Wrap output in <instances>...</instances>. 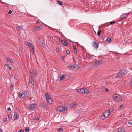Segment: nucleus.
<instances>
[{"label": "nucleus", "mask_w": 132, "mask_h": 132, "mask_svg": "<svg viewBox=\"0 0 132 132\" xmlns=\"http://www.w3.org/2000/svg\"><path fill=\"white\" fill-rule=\"evenodd\" d=\"M25 44L28 47L30 51L32 52L33 54H34V46L30 42L26 41L25 42Z\"/></svg>", "instance_id": "nucleus-1"}, {"label": "nucleus", "mask_w": 132, "mask_h": 132, "mask_svg": "<svg viewBox=\"0 0 132 132\" xmlns=\"http://www.w3.org/2000/svg\"><path fill=\"white\" fill-rule=\"evenodd\" d=\"M29 92H27L24 91L21 93L18 94L19 97L20 98H23L27 97L29 95Z\"/></svg>", "instance_id": "nucleus-2"}, {"label": "nucleus", "mask_w": 132, "mask_h": 132, "mask_svg": "<svg viewBox=\"0 0 132 132\" xmlns=\"http://www.w3.org/2000/svg\"><path fill=\"white\" fill-rule=\"evenodd\" d=\"M126 70L122 69L117 74L116 77L117 78H119L123 76L126 73Z\"/></svg>", "instance_id": "nucleus-3"}, {"label": "nucleus", "mask_w": 132, "mask_h": 132, "mask_svg": "<svg viewBox=\"0 0 132 132\" xmlns=\"http://www.w3.org/2000/svg\"><path fill=\"white\" fill-rule=\"evenodd\" d=\"M102 63V61L100 60V61L98 60H95L92 63V65L94 67H96L98 65L101 64Z\"/></svg>", "instance_id": "nucleus-4"}, {"label": "nucleus", "mask_w": 132, "mask_h": 132, "mask_svg": "<svg viewBox=\"0 0 132 132\" xmlns=\"http://www.w3.org/2000/svg\"><path fill=\"white\" fill-rule=\"evenodd\" d=\"M113 99L115 101L117 102H121L122 100L121 97L120 96H117L116 94H114L113 96Z\"/></svg>", "instance_id": "nucleus-5"}, {"label": "nucleus", "mask_w": 132, "mask_h": 132, "mask_svg": "<svg viewBox=\"0 0 132 132\" xmlns=\"http://www.w3.org/2000/svg\"><path fill=\"white\" fill-rule=\"evenodd\" d=\"M45 97L47 102L50 104H51L52 103V101L51 98V96L48 93L45 94Z\"/></svg>", "instance_id": "nucleus-6"}, {"label": "nucleus", "mask_w": 132, "mask_h": 132, "mask_svg": "<svg viewBox=\"0 0 132 132\" xmlns=\"http://www.w3.org/2000/svg\"><path fill=\"white\" fill-rule=\"evenodd\" d=\"M67 67L70 69H74L75 70H77L79 69V67L78 65H73L68 66Z\"/></svg>", "instance_id": "nucleus-7"}, {"label": "nucleus", "mask_w": 132, "mask_h": 132, "mask_svg": "<svg viewBox=\"0 0 132 132\" xmlns=\"http://www.w3.org/2000/svg\"><path fill=\"white\" fill-rule=\"evenodd\" d=\"M42 28L40 25L36 26L33 28V30L34 31L37 32L41 30Z\"/></svg>", "instance_id": "nucleus-8"}, {"label": "nucleus", "mask_w": 132, "mask_h": 132, "mask_svg": "<svg viewBox=\"0 0 132 132\" xmlns=\"http://www.w3.org/2000/svg\"><path fill=\"white\" fill-rule=\"evenodd\" d=\"M99 43H97L95 41H93L92 43V45L95 48L97 49L99 47Z\"/></svg>", "instance_id": "nucleus-9"}, {"label": "nucleus", "mask_w": 132, "mask_h": 132, "mask_svg": "<svg viewBox=\"0 0 132 132\" xmlns=\"http://www.w3.org/2000/svg\"><path fill=\"white\" fill-rule=\"evenodd\" d=\"M37 107V105L35 104H32L28 106V109L33 110L35 109Z\"/></svg>", "instance_id": "nucleus-10"}, {"label": "nucleus", "mask_w": 132, "mask_h": 132, "mask_svg": "<svg viewBox=\"0 0 132 132\" xmlns=\"http://www.w3.org/2000/svg\"><path fill=\"white\" fill-rule=\"evenodd\" d=\"M29 84L31 85V87H34V82L33 79L31 76L29 79Z\"/></svg>", "instance_id": "nucleus-11"}, {"label": "nucleus", "mask_w": 132, "mask_h": 132, "mask_svg": "<svg viewBox=\"0 0 132 132\" xmlns=\"http://www.w3.org/2000/svg\"><path fill=\"white\" fill-rule=\"evenodd\" d=\"M127 13H124L122 14L120 18L121 20H123L126 18L128 16Z\"/></svg>", "instance_id": "nucleus-12"}, {"label": "nucleus", "mask_w": 132, "mask_h": 132, "mask_svg": "<svg viewBox=\"0 0 132 132\" xmlns=\"http://www.w3.org/2000/svg\"><path fill=\"white\" fill-rule=\"evenodd\" d=\"M76 91L80 93H84V89L81 88L78 89L76 90Z\"/></svg>", "instance_id": "nucleus-13"}, {"label": "nucleus", "mask_w": 132, "mask_h": 132, "mask_svg": "<svg viewBox=\"0 0 132 132\" xmlns=\"http://www.w3.org/2000/svg\"><path fill=\"white\" fill-rule=\"evenodd\" d=\"M103 114H104V116H105L106 117H107L110 114V112H109V111H108L107 110L104 112Z\"/></svg>", "instance_id": "nucleus-14"}, {"label": "nucleus", "mask_w": 132, "mask_h": 132, "mask_svg": "<svg viewBox=\"0 0 132 132\" xmlns=\"http://www.w3.org/2000/svg\"><path fill=\"white\" fill-rule=\"evenodd\" d=\"M39 43L40 45L42 46L43 47H44L45 46V44L43 40L39 41Z\"/></svg>", "instance_id": "nucleus-15"}, {"label": "nucleus", "mask_w": 132, "mask_h": 132, "mask_svg": "<svg viewBox=\"0 0 132 132\" xmlns=\"http://www.w3.org/2000/svg\"><path fill=\"white\" fill-rule=\"evenodd\" d=\"M67 109V107L65 106H62L60 109V111L63 112L66 110Z\"/></svg>", "instance_id": "nucleus-16"}, {"label": "nucleus", "mask_w": 132, "mask_h": 132, "mask_svg": "<svg viewBox=\"0 0 132 132\" xmlns=\"http://www.w3.org/2000/svg\"><path fill=\"white\" fill-rule=\"evenodd\" d=\"M60 42L64 45L66 46H67L68 45L67 42L66 40H60Z\"/></svg>", "instance_id": "nucleus-17"}, {"label": "nucleus", "mask_w": 132, "mask_h": 132, "mask_svg": "<svg viewBox=\"0 0 132 132\" xmlns=\"http://www.w3.org/2000/svg\"><path fill=\"white\" fill-rule=\"evenodd\" d=\"M16 29L17 30L20 31L22 30L23 28L21 26H17L16 27Z\"/></svg>", "instance_id": "nucleus-18"}, {"label": "nucleus", "mask_w": 132, "mask_h": 132, "mask_svg": "<svg viewBox=\"0 0 132 132\" xmlns=\"http://www.w3.org/2000/svg\"><path fill=\"white\" fill-rule=\"evenodd\" d=\"M112 40L111 38H108L105 41V42L108 44H109L111 42Z\"/></svg>", "instance_id": "nucleus-19"}, {"label": "nucleus", "mask_w": 132, "mask_h": 132, "mask_svg": "<svg viewBox=\"0 0 132 132\" xmlns=\"http://www.w3.org/2000/svg\"><path fill=\"white\" fill-rule=\"evenodd\" d=\"M84 93H86V94H88L90 92L89 90L87 88H85L84 89Z\"/></svg>", "instance_id": "nucleus-20"}, {"label": "nucleus", "mask_w": 132, "mask_h": 132, "mask_svg": "<svg viewBox=\"0 0 132 132\" xmlns=\"http://www.w3.org/2000/svg\"><path fill=\"white\" fill-rule=\"evenodd\" d=\"M14 120H16L19 117V116L18 115V113L16 112H15L14 114Z\"/></svg>", "instance_id": "nucleus-21"}, {"label": "nucleus", "mask_w": 132, "mask_h": 132, "mask_svg": "<svg viewBox=\"0 0 132 132\" xmlns=\"http://www.w3.org/2000/svg\"><path fill=\"white\" fill-rule=\"evenodd\" d=\"M33 73H34V75L36 77H37V70L35 69H34L33 70Z\"/></svg>", "instance_id": "nucleus-22"}, {"label": "nucleus", "mask_w": 132, "mask_h": 132, "mask_svg": "<svg viewBox=\"0 0 132 132\" xmlns=\"http://www.w3.org/2000/svg\"><path fill=\"white\" fill-rule=\"evenodd\" d=\"M117 132H124V131L122 130V128H118Z\"/></svg>", "instance_id": "nucleus-23"}, {"label": "nucleus", "mask_w": 132, "mask_h": 132, "mask_svg": "<svg viewBox=\"0 0 132 132\" xmlns=\"http://www.w3.org/2000/svg\"><path fill=\"white\" fill-rule=\"evenodd\" d=\"M65 76L64 75H62L60 77V79L61 81L65 77Z\"/></svg>", "instance_id": "nucleus-24"}, {"label": "nucleus", "mask_w": 132, "mask_h": 132, "mask_svg": "<svg viewBox=\"0 0 132 132\" xmlns=\"http://www.w3.org/2000/svg\"><path fill=\"white\" fill-rule=\"evenodd\" d=\"M104 114H103V115H101L100 117V118L101 119H104L106 117L105 116H104Z\"/></svg>", "instance_id": "nucleus-25"}, {"label": "nucleus", "mask_w": 132, "mask_h": 132, "mask_svg": "<svg viewBox=\"0 0 132 132\" xmlns=\"http://www.w3.org/2000/svg\"><path fill=\"white\" fill-rule=\"evenodd\" d=\"M73 48L75 50L74 51V52L75 53H77V51L76 46L74 45H73Z\"/></svg>", "instance_id": "nucleus-26"}, {"label": "nucleus", "mask_w": 132, "mask_h": 132, "mask_svg": "<svg viewBox=\"0 0 132 132\" xmlns=\"http://www.w3.org/2000/svg\"><path fill=\"white\" fill-rule=\"evenodd\" d=\"M7 60L8 62L10 63H12V59H10L9 57H7Z\"/></svg>", "instance_id": "nucleus-27"}, {"label": "nucleus", "mask_w": 132, "mask_h": 132, "mask_svg": "<svg viewBox=\"0 0 132 132\" xmlns=\"http://www.w3.org/2000/svg\"><path fill=\"white\" fill-rule=\"evenodd\" d=\"M57 2L58 3V4L60 5H61L63 4L62 2L60 1H57Z\"/></svg>", "instance_id": "nucleus-28"}, {"label": "nucleus", "mask_w": 132, "mask_h": 132, "mask_svg": "<svg viewBox=\"0 0 132 132\" xmlns=\"http://www.w3.org/2000/svg\"><path fill=\"white\" fill-rule=\"evenodd\" d=\"M63 128H59L57 130V131H59V132H61L63 130Z\"/></svg>", "instance_id": "nucleus-29"}, {"label": "nucleus", "mask_w": 132, "mask_h": 132, "mask_svg": "<svg viewBox=\"0 0 132 132\" xmlns=\"http://www.w3.org/2000/svg\"><path fill=\"white\" fill-rule=\"evenodd\" d=\"M5 66H6L8 69L10 70H11L12 69V68L10 67V65L8 64H5Z\"/></svg>", "instance_id": "nucleus-30"}, {"label": "nucleus", "mask_w": 132, "mask_h": 132, "mask_svg": "<svg viewBox=\"0 0 132 132\" xmlns=\"http://www.w3.org/2000/svg\"><path fill=\"white\" fill-rule=\"evenodd\" d=\"M116 23L115 21H111L109 22V23L111 25H113Z\"/></svg>", "instance_id": "nucleus-31"}, {"label": "nucleus", "mask_w": 132, "mask_h": 132, "mask_svg": "<svg viewBox=\"0 0 132 132\" xmlns=\"http://www.w3.org/2000/svg\"><path fill=\"white\" fill-rule=\"evenodd\" d=\"M25 132H28L29 131V128L28 127H26L25 128Z\"/></svg>", "instance_id": "nucleus-32"}, {"label": "nucleus", "mask_w": 132, "mask_h": 132, "mask_svg": "<svg viewBox=\"0 0 132 132\" xmlns=\"http://www.w3.org/2000/svg\"><path fill=\"white\" fill-rule=\"evenodd\" d=\"M108 111H109L110 113L113 111V109L111 108H110L109 110H108Z\"/></svg>", "instance_id": "nucleus-33"}, {"label": "nucleus", "mask_w": 132, "mask_h": 132, "mask_svg": "<svg viewBox=\"0 0 132 132\" xmlns=\"http://www.w3.org/2000/svg\"><path fill=\"white\" fill-rule=\"evenodd\" d=\"M8 117L9 119H12V115L11 114H9L8 115Z\"/></svg>", "instance_id": "nucleus-34"}, {"label": "nucleus", "mask_w": 132, "mask_h": 132, "mask_svg": "<svg viewBox=\"0 0 132 132\" xmlns=\"http://www.w3.org/2000/svg\"><path fill=\"white\" fill-rule=\"evenodd\" d=\"M123 105L122 104V105H121L120 106V107H119V110H121L122 108L123 107Z\"/></svg>", "instance_id": "nucleus-35"}, {"label": "nucleus", "mask_w": 132, "mask_h": 132, "mask_svg": "<svg viewBox=\"0 0 132 132\" xmlns=\"http://www.w3.org/2000/svg\"><path fill=\"white\" fill-rule=\"evenodd\" d=\"M85 58L86 60H88L89 59V57L88 56L86 55L85 56Z\"/></svg>", "instance_id": "nucleus-36"}, {"label": "nucleus", "mask_w": 132, "mask_h": 132, "mask_svg": "<svg viewBox=\"0 0 132 132\" xmlns=\"http://www.w3.org/2000/svg\"><path fill=\"white\" fill-rule=\"evenodd\" d=\"M14 86V85L12 84H11V86H10V88H11V90H13V89H12V87H13Z\"/></svg>", "instance_id": "nucleus-37"}, {"label": "nucleus", "mask_w": 132, "mask_h": 132, "mask_svg": "<svg viewBox=\"0 0 132 132\" xmlns=\"http://www.w3.org/2000/svg\"><path fill=\"white\" fill-rule=\"evenodd\" d=\"M24 130L23 129H21L19 130L18 132H24Z\"/></svg>", "instance_id": "nucleus-38"}, {"label": "nucleus", "mask_w": 132, "mask_h": 132, "mask_svg": "<svg viewBox=\"0 0 132 132\" xmlns=\"http://www.w3.org/2000/svg\"><path fill=\"white\" fill-rule=\"evenodd\" d=\"M66 54H69L70 53V52L68 50H67L66 51Z\"/></svg>", "instance_id": "nucleus-39"}, {"label": "nucleus", "mask_w": 132, "mask_h": 132, "mask_svg": "<svg viewBox=\"0 0 132 132\" xmlns=\"http://www.w3.org/2000/svg\"><path fill=\"white\" fill-rule=\"evenodd\" d=\"M12 11L11 10H10L8 12V14H11L12 13Z\"/></svg>", "instance_id": "nucleus-40"}, {"label": "nucleus", "mask_w": 132, "mask_h": 132, "mask_svg": "<svg viewBox=\"0 0 132 132\" xmlns=\"http://www.w3.org/2000/svg\"><path fill=\"white\" fill-rule=\"evenodd\" d=\"M7 118H4L3 119V121L5 122H6V121H7Z\"/></svg>", "instance_id": "nucleus-41"}, {"label": "nucleus", "mask_w": 132, "mask_h": 132, "mask_svg": "<svg viewBox=\"0 0 132 132\" xmlns=\"http://www.w3.org/2000/svg\"><path fill=\"white\" fill-rule=\"evenodd\" d=\"M29 73L30 75L32 77V72L31 71H29Z\"/></svg>", "instance_id": "nucleus-42"}, {"label": "nucleus", "mask_w": 132, "mask_h": 132, "mask_svg": "<svg viewBox=\"0 0 132 132\" xmlns=\"http://www.w3.org/2000/svg\"><path fill=\"white\" fill-rule=\"evenodd\" d=\"M105 92H108L109 91V90L107 88H105Z\"/></svg>", "instance_id": "nucleus-43"}, {"label": "nucleus", "mask_w": 132, "mask_h": 132, "mask_svg": "<svg viewBox=\"0 0 132 132\" xmlns=\"http://www.w3.org/2000/svg\"><path fill=\"white\" fill-rule=\"evenodd\" d=\"M101 31H98L97 32V35L98 36H99L100 35Z\"/></svg>", "instance_id": "nucleus-44"}, {"label": "nucleus", "mask_w": 132, "mask_h": 132, "mask_svg": "<svg viewBox=\"0 0 132 132\" xmlns=\"http://www.w3.org/2000/svg\"><path fill=\"white\" fill-rule=\"evenodd\" d=\"M8 111H10L11 110V109L10 107H8L7 109Z\"/></svg>", "instance_id": "nucleus-45"}, {"label": "nucleus", "mask_w": 132, "mask_h": 132, "mask_svg": "<svg viewBox=\"0 0 132 132\" xmlns=\"http://www.w3.org/2000/svg\"><path fill=\"white\" fill-rule=\"evenodd\" d=\"M59 49L58 48H56V49L55 50L57 52H58L59 51Z\"/></svg>", "instance_id": "nucleus-46"}, {"label": "nucleus", "mask_w": 132, "mask_h": 132, "mask_svg": "<svg viewBox=\"0 0 132 132\" xmlns=\"http://www.w3.org/2000/svg\"><path fill=\"white\" fill-rule=\"evenodd\" d=\"M128 123L130 125H132V122H129Z\"/></svg>", "instance_id": "nucleus-47"}, {"label": "nucleus", "mask_w": 132, "mask_h": 132, "mask_svg": "<svg viewBox=\"0 0 132 132\" xmlns=\"http://www.w3.org/2000/svg\"><path fill=\"white\" fill-rule=\"evenodd\" d=\"M10 77L11 78L12 77H13V75H10Z\"/></svg>", "instance_id": "nucleus-48"}, {"label": "nucleus", "mask_w": 132, "mask_h": 132, "mask_svg": "<svg viewBox=\"0 0 132 132\" xmlns=\"http://www.w3.org/2000/svg\"><path fill=\"white\" fill-rule=\"evenodd\" d=\"M36 120L37 121H38L39 120V119L38 118H37L36 119Z\"/></svg>", "instance_id": "nucleus-49"}, {"label": "nucleus", "mask_w": 132, "mask_h": 132, "mask_svg": "<svg viewBox=\"0 0 132 132\" xmlns=\"http://www.w3.org/2000/svg\"><path fill=\"white\" fill-rule=\"evenodd\" d=\"M39 23V22H38V21H36V24H37V23Z\"/></svg>", "instance_id": "nucleus-50"}, {"label": "nucleus", "mask_w": 132, "mask_h": 132, "mask_svg": "<svg viewBox=\"0 0 132 132\" xmlns=\"http://www.w3.org/2000/svg\"><path fill=\"white\" fill-rule=\"evenodd\" d=\"M131 86H132V81L131 82Z\"/></svg>", "instance_id": "nucleus-51"}, {"label": "nucleus", "mask_w": 132, "mask_h": 132, "mask_svg": "<svg viewBox=\"0 0 132 132\" xmlns=\"http://www.w3.org/2000/svg\"><path fill=\"white\" fill-rule=\"evenodd\" d=\"M30 16H31V17H34V16H33V15H30Z\"/></svg>", "instance_id": "nucleus-52"}, {"label": "nucleus", "mask_w": 132, "mask_h": 132, "mask_svg": "<svg viewBox=\"0 0 132 132\" xmlns=\"http://www.w3.org/2000/svg\"><path fill=\"white\" fill-rule=\"evenodd\" d=\"M64 56H62V59H64Z\"/></svg>", "instance_id": "nucleus-53"}, {"label": "nucleus", "mask_w": 132, "mask_h": 132, "mask_svg": "<svg viewBox=\"0 0 132 132\" xmlns=\"http://www.w3.org/2000/svg\"><path fill=\"white\" fill-rule=\"evenodd\" d=\"M0 132H2V130L0 129Z\"/></svg>", "instance_id": "nucleus-54"}, {"label": "nucleus", "mask_w": 132, "mask_h": 132, "mask_svg": "<svg viewBox=\"0 0 132 132\" xmlns=\"http://www.w3.org/2000/svg\"><path fill=\"white\" fill-rule=\"evenodd\" d=\"M130 14V12H129L128 13V15L129 14Z\"/></svg>", "instance_id": "nucleus-55"}, {"label": "nucleus", "mask_w": 132, "mask_h": 132, "mask_svg": "<svg viewBox=\"0 0 132 132\" xmlns=\"http://www.w3.org/2000/svg\"><path fill=\"white\" fill-rule=\"evenodd\" d=\"M43 106V105L42 106V105H40V106Z\"/></svg>", "instance_id": "nucleus-56"}, {"label": "nucleus", "mask_w": 132, "mask_h": 132, "mask_svg": "<svg viewBox=\"0 0 132 132\" xmlns=\"http://www.w3.org/2000/svg\"><path fill=\"white\" fill-rule=\"evenodd\" d=\"M59 40L60 41V40H61L60 39H59Z\"/></svg>", "instance_id": "nucleus-57"}, {"label": "nucleus", "mask_w": 132, "mask_h": 132, "mask_svg": "<svg viewBox=\"0 0 132 132\" xmlns=\"http://www.w3.org/2000/svg\"><path fill=\"white\" fill-rule=\"evenodd\" d=\"M131 15H132V12H131Z\"/></svg>", "instance_id": "nucleus-58"}, {"label": "nucleus", "mask_w": 132, "mask_h": 132, "mask_svg": "<svg viewBox=\"0 0 132 132\" xmlns=\"http://www.w3.org/2000/svg\"><path fill=\"white\" fill-rule=\"evenodd\" d=\"M77 44H79V43H78L77 42Z\"/></svg>", "instance_id": "nucleus-59"}, {"label": "nucleus", "mask_w": 132, "mask_h": 132, "mask_svg": "<svg viewBox=\"0 0 132 132\" xmlns=\"http://www.w3.org/2000/svg\"><path fill=\"white\" fill-rule=\"evenodd\" d=\"M75 105H76V104H75Z\"/></svg>", "instance_id": "nucleus-60"}]
</instances>
